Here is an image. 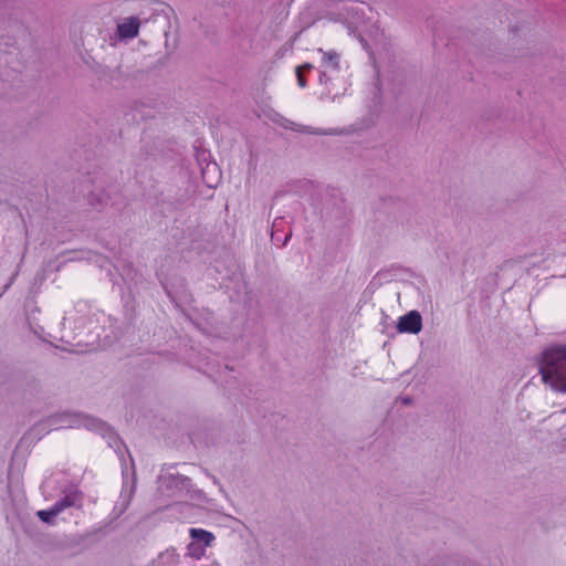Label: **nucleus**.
Returning <instances> with one entry per match:
<instances>
[{"label":"nucleus","instance_id":"1","mask_svg":"<svg viewBox=\"0 0 566 566\" xmlns=\"http://www.w3.org/2000/svg\"><path fill=\"white\" fill-rule=\"evenodd\" d=\"M541 374L552 389L566 392V346L549 348L544 353Z\"/></svg>","mask_w":566,"mask_h":566},{"label":"nucleus","instance_id":"2","mask_svg":"<svg viewBox=\"0 0 566 566\" xmlns=\"http://www.w3.org/2000/svg\"><path fill=\"white\" fill-rule=\"evenodd\" d=\"M422 328V318L417 311H410L399 317L397 329L399 333L418 334Z\"/></svg>","mask_w":566,"mask_h":566},{"label":"nucleus","instance_id":"3","mask_svg":"<svg viewBox=\"0 0 566 566\" xmlns=\"http://www.w3.org/2000/svg\"><path fill=\"white\" fill-rule=\"evenodd\" d=\"M140 21L137 17H130L117 24V35L120 39H134L138 35Z\"/></svg>","mask_w":566,"mask_h":566},{"label":"nucleus","instance_id":"4","mask_svg":"<svg viewBox=\"0 0 566 566\" xmlns=\"http://www.w3.org/2000/svg\"><path fill=\"white\" fill-rule=\"evenodd\" d=\"M190 536L195 542H198L206 547L210 546L214 541V536L212 533L201 530V528H191Z\"/></svg>","mask_w":566,"mask_h":566},{"label":"nucleus","instance_id":"5","mask_svg":"<svg viewBox=\"0 0 566 566\" xmlns=\"http://www.w3.org/2000/svg\"><path fill=\"white\" fill-rule=\"evenodd\" d=\"M70 504L66 502L56 503L53 507L44 511H39L38 516L45 523L52 522V520L61 513Z\"/></svg>","mask_w":566,"mask_h":566},{"label":"nucleus","instance_id":"6","mask_svg":"<svg viewBox=\"0 0 566 566\" xmlns=\"http://www.w3.org/2000/svg\"><path fill=\"white\" fill-rule=\"evenodd\" d=\"M323 53V64L334 70L339 69V55L335 51L324 52L322 49L318 50Z\"/></svg>","mask_w":566,"mask_h":566},{"label":"nucleus","instance_id":"7","mask_svg":"<svg viewBox=\"0 0 566 566\" xmlns=\"http://www.w3.org/2000/svg\"><path fill=\"white\" fill-rule=\"evenodd\" d=\"M206 548L207 547L205 545H201L198 542L193 541L188 546V553L190 556H192L195 558H200L205 555Z\"/></svg>","mask_w":566,"mask_h":566},{"label":"nucleus","instance_id":"8","mask_svg":"<svg viewBox=\"0 0 566 566\" xmlns=\"http://www.w3.org/2000/svg\"><path fill=\"white\" fill-rule=\"evenodd\" d=\"M295 73H296V78H297V84L301 88H304L306 87V80L303 75V72H301L300 69H296L295 70Z\"/></svg>","mask_w":566,"mask_h":566},{"label":"nucleus","instance_id":"9","mask_svg":"<svg viewBox=\"0 0 566 566\" xmlns=\"http://www.w3.org/2000/svg\"><path fill=\"white\" fill-rule=\"evenodd\" d=\"M296 69H300L301 72L310 71L313 69V65L311 63H304L302 65H298Z\"/></svg>","mask_w":566,"mask_h":566},{"label":"nucleus","instance_id":"10","mask_svg":"<svg viewBox=\"0 0 566 566\" xmlns=\"http://www.w3.org/2000/svg\"><path fill=\"white\" fill-rule=\"evenodd\" d=\"M211 168H212L213 170H217V165H216V164H213L212 166H211V165H208V166H207V168L202 171V177H203V179H206V175H207V172H208Z\"/></svg>","mask_w":566,"mask_h":566},{"label":"nucleus","instance_id":"11","mask_svg":"<svg viewBox=\"0 0 566 566\" xmlns=\"http://www.w3.org/2000/svg\"><path fill=\"white\" fill-rule=\"evenodd\" d=\"M206 182L208 184V186H209V187H211V188H212V187H216V186H217L218 180L216 181V184H211L210 181H208V180L206 179Z\"/></svg>","mask_w":566,"mask_h":566}]
</instances>
